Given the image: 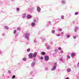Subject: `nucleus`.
Returning <instances> with one entry per match:
<instances>
[{"label": "nucleus", "instance_id": "obj_36", "mask_svg": "<svg viewBox=\"0 0 79 79\" xmlns=\"http://www.w3.org/2000/svg\"><path fill=\"white\" fill-rule=\"evenodd\" d=\"M60 61H63V59H61Z\"/></svg>", "mask_w": 79, "mask_h": 79}, {"label": "nucleus", "instance_id": "obj_6", "mask_svg": "<svg viewBox=\"0 0 79 79\" xmlns=\"http://www.w3.org/2000/svg\"><path fill=\"white\" fill-rule=\"evenodd\" d=\"M71 56L72 57H73V56H75V53H73L71 54Z\"/></svg>", "mask_w": 79, "mask_h": 79}, {"label": "nucleus", "instance_id": "obj_12", "mask_svg": "<svg viewBox=\"0 0 79 79\" xmlns=\"http://www.w3.org/2000/svg\"><path fill=\"white\" fill-rule=\"evenodd\" d=\"M23 61H26L27 60V59L26 58H24L23 59Z\"/></svg>", "mask_w": 79, "mask_h": 79}, {"label": "nucleus", "instance_id": "obj_5", "mask_svg": "<svg viewBox=\"0 0 79 79\" xmlns=\"http://www.w3.org/2000/svg\"><path fill=\"white\" fill-rule=\"evenodd\" d=\"M32 53L30 54L29 55V58H32Z\"/></svg>", "mask_w": 79, "mask_h": 79}, {"label": "nucleus", "instance_id": "obj_9", "mask_svg": "<svg viewBox=\"0 0 79 79\" xmlns=\"http://www.w3.org/2000/svg\"><path fill=\"white\" fill-rule=\"evenodd\" d=\"M56 69V67H54L52 69V70L53 71V70H55V69Z\"/></svg>", "mask_w": 79, "mask_h": 79}, {"label": "nucleus", "instance_id": "obj_30", "mask_svg": "<svg viewBox=\"0 0 79 79\" xmlns=\"http://www.w3.org/2000/svg\"><path fill=\"white\" fill-rule=\"evenodd\" d=\"M61 34H62V35H63L64 33H63V32H61Z\"/></svg>", "mask_w": 79, "mask_h": 79}, {"label": "nucleus", "instance_id": "obj_29", "mask_svg": "<svg viewBox=\"0 0 79 79\" xmlns=\"http://www.w3.org/2000/svg\"><path fill=\"white\" fill-rule=\"evenodd\" d=\"M60 53H63V51H60Z\"/></svg>", "mask_w": 79, "mask_h": 79}, {"label": "nucleus", "instance_id": "obj_32", "mask_svg": "<svg viewBox=\"0 0 79 79\" xmlns=\"http://www.w3.org/2000/svg\"><path fill=\"white\" fill-rule=\"evenodd\" d=\"M73 38L74 39H76V36H73Z\"/></svg>", "mask_w": 79, "mask_h": 79}, {"label": "nucleus", "instance_id": "obj_31", "mask_svg": "<svg viewBox=\"0 0 79 79\" xmlns=\"http://www.w3.org/2000/svg\"><path fill=\"white\" fill-rule=\"evenodd\" d=\"M40 58L41 60H43V57H41Z\"/></svg>", "mask_w": 79, "mask_h": 79}, {"label": "nucleus", "instance_id": "obj_2", "mask_svg": "<svg viewBox=\"0 0 79 79\" xmlns=\"http://www.w3.org/2000/svg\"><path fill=\"white\" fill-rule=\"evenodd\" d=\"M37 10L38 12H40V10H41V9L40 7L38 6L37 8Z\"/></svg>", "mask_w": 79, "mask_h": 79}, {"label": "nucleus", "instance_id": "obj_1", "mask_svg": "<svg viewBox=\"0 0 79 79\" xmlns=\"http://www.w3.org/2000/svg\"><path fill=\"white\" fill-rule=\"evenodd\" d=\"M44 59L46 61H48L49 60V57L48 56H45L44 57Z\"/></svg>", "mask_w": 79, "mask_h": 79}, {"label": "nucleus", "instance_id": "obj_33", "mask_svg": "<svg viewBox=\"0 0 79 79\" xmlns=\"http://www.w3.org/2000/svg\"><path fill=\"white\" fill-rule=\"evenodd\" d=\"M60 34H57V36H60Z\"/></svg>", "mask_w": 79, "mask_h": 79}, {"label": "nucleus", "instance_id": "obj_25", "mask_svg": "<svg viewBox=\"0 0 79 79\" xmlns=\"http://www.w3.org/2000/svg\"><path fill=\"white\" fill-rule=\"evenodd\" d=\"M64 16H62L61 17V19H64Z\"/></svg>", "mask_w": 79, "mask_h": 79}, {"label": "nucleus", "instance_id": "obj_4", "mask_svg": "<svg viewBox=\"0 0 79 79\" xmlns=\"http://www.w3.org/2000/svg\"><path fill=\"white\" fill-rule=\"evenodd\" d=\"M37 53L36 52H35L34 53V54L33 55L32 57H36L37 56Z\"/></svg>", "mask_w": 79, "mask_h": 79}, {"label": "nucleus", "instance_id": "obj_11", "mask_svg": "<svg viewBox=\"0 0 79 79\" xmlns=\"http://www.w3.org/2000/svg\"><path fill=\"white\" fill-rule=\"evenodd\" d=\"M34 65H35V63H34V62H32L31 63V66H34Z\"/></svg>", "mask_w": 79, "mask_h": 79}, {"label": "nucleus", "instance_id": "obj_40", "mask_svg": "<svg viewBox=\"0 0 79 79\" xmlns=\"http://www.w3.org/2000/svg\"><path fill=\"white\" fill-rule=\"evenodd\" d=\"M25 16H26V15H25V16L24 17H25Z\"/></svg>", "mask_w": 79, "mask_h": 79}, {"label": "nucleus", "instance_id": "obj_38", "mask_svg": "<svg viewBox=\"0 0 79 79\" xmlns=\"http://www.w3.org/2000/svg\"><path fill=\"white\" fill-rule=\"evenodd\" d=\"M58 50V49H56L55 50Z\"/></svg>", "mask_w": 79, "mask_h": 79}, {"label": "nucleus", "instance_id": "obj_16", "mask_svg": "<svg viewBox=\"0 0 79 79\" xmlns=\"http://www.w3.org/2000/svg\"><path fill=\"white\" fill-rule=\"evenodd\" d=\"M5 29H8V27L7 26H6L5 27Z\"/></svg>", "mask_w": 79, "mask_h": 79}, {"label": "nucleus", "instance_id": "obj_17", "mask_svg": "<svg viewBox=\"0 0 79 79\" xmlns=\"http://www.w3.org/2000/svg\"><path fill=\"white\" fill-rule=\"evenodd\" d=\"M29 35V34H28V33H26V37H27V36H28Z\"/></svg>", "mask_w": 79, "mask_h": 79}, {"label": "nucleus", "instance_id": "obj_27", "mask_svg": "<svg viewBox=\"0 0 79 79\" xmlns=\"http://www.w3.org/2000/svg\"><path fill=\"white\" fill-rule=\"evenodd\" d=\"M16 31L14 30V34H16Z\"/></svg>", "mask_w": 79, "mask_h": 79}, {"label": "nucleus", "instance_id": "obj_13", "mask_svg": "<svg viewBox=\"0 0 79 79\" xmlns=\"http://www.w3.org/2000/svg\"><path fill=\"white\" fill-rule=\"evenodd\" d=\"M55 32V31L54 30H53L52 31V33H53V34H54Z\"/></svg>", "mask_w": 79, "mask_h": 79}, {"label": "nucleus", "instance_id": "obj_37", "mask_svg": "<svg viewBox=\"0 0 79 79\" xmlns=\"http://www.w3.org/2000/svg\"><path fill=\"white\" fill-rule=\"evenodd\" d=\"M36 21V20H34V22H35Z\"/></svg>", "mask_w": 79, "mask_h": 79}, {"label": "nucleus", "instance_id": "obj_19", "mask_svg": "<svg viewBox=\"0 0 79 79\" xmlns=\"http://www.w3.org/2000/svg\"><path fill=\"white\" fill-rule=\"evenodd\" d=\"M58 50H61V48L60 47H59L58 48Z\"/></svg>", "mask_w": 79, "mask_h": 79}, {"label": "nucleus", "instance_id": "obj_8", "mask_svg": "<svg viewBox=\"0 0 79 79\" xmlns=\"http://www.w3.org/2000/svg\"><path fill=\"white\" fill-rule=\"evenodd\" d=\"M35 23L34 22H32L31 24V26H35Z\"/></svg>", "mask_w": 79, "mask_h": 79}, {"label": "nucleus", "instance_id": "obj_14", "mask_svg": "<svg viewBox=\"0 0 79 79\" xmlns=\"http://www.w3.org/2000/svg\"><path fill=\"white\" fill-rule=\"evenodd\" d=\"M58 31H62V29L61 28H59V29Z\"/></svg>", "mask_w": 79, "mask_h": 79}, {"label": "nucleus", "instance_id": "obj_39", "mask_svg": "<svg viewBox=\"0 0 79 79\" xmlns=\"http://www.w3.org/2000/svg\"><path fill=\"white\" fill-rule=\"evenodd\" d=\"M56 64V63L55 64Z\"/></svg>", "mask_w": 79, "mask_h": 79}, {"label": "nucleus", "instance_id": "obj_26", "mask_svg": "<svg viewBox=\"0 0 79 79\" xmlns=\"http://www.w3.org/2000/svg\"><path fill=\"white\" fill-rule=\"evenodd\" d=\"M8 73L10 74L11 73V71H10V70H9L8 71Z\"/></svg>", "mask_w": 79, "mask_h": 79}, {"label": "nucleus", "instance_id": "obj_24", "mask_svg": "<svg viewBox=\"0 0 79 79\" xmlns=\"http://www.w3.org/2000/svg\"><path fill=\"white\" fill-rule=\"evenodd\" d=\"M30 48H28L27 49V52H29L30 51Z\"/></svg>", "mask_w": 79, "mask_h": 79}, {"label": "nucleus", "instance_id": "obj_34", "mask_svg": "<svg viewBox=\"0 0 79 79\" xmlns=\"http://www.w3.org/2000/svg\"><path fill=\"white\" fill-rule=\"evenodd\" d=\"M37 42V41L35 40L34 42V43H36V42Z\"/></svg>", "mask_w": 79, "mask_h": 79}, {"label": "nucleus", "instance_id": "obj_20", "mask_svg": "<svg viewBox=\"0 0 79 79\" xmlns=\"http://www.w3.org/2000/svg\"><path fill=\"white\" fill-rule=\"evenodd\" d=\"M78 14V12H76L75 13V15H77Z\"/></svg>", "mask_w": 79, "mask_h": 79}, {"label": "nucleus", "instance_id": "obj_15", "mask_svg": "<svg viewBox=\"0 0 79 79\" xmlns=\"http://www.w3.org/2000/svg\"><path fill=\"white\" fill-rule=\"evenodd\" d=\"M70 37V35H67V38H69V37Z\"/></svg>", "mask_w": 79, "mask_h": 79}, {"label": "nucleus", "instance_id": "obj_35", "mask_svg": "<svg viewBox=\"0 0 79 79\" xmlns=\"http://www.w3.org/2000/svg\"><path fill=\"white\" fill-rule=\"evenodd\" d=\"M75 32H76V29H75Z\"/></svg>", "mask_w": 79, "mask_h": 79}, {"label": "nucleus", "instance_id": "obj_21", "mask_svg": "<svg viewBox=\"0 0 79 79\" xmlns=\"http://www.w3.org/2000/svg\"><path fill=\"white\" fill-rule=\"evenodd\" d=\"M67 57L69 59L71 58V57L69 56H67Z\"/></svg>", "mask_w": 79, "mask_h": 79}, {"label": "nucleus", "instance_id": "obj_18", "mask_svg": "<svg viewBox=\"0 0 79 79\" xmlns=\"http://www.w3.org/2000/svg\"><path fill=\"white\" fill-rule=\"evenodd\" d=\"M15 75H14L12 77V79H14V78H15Z\"/></svg>", "mask_w": 79, "mask_h": 79}, {"label": "nucleus", "instance_id": "obj_23", "mask_svg": "<svg viewBox=\"0 0 79 79\" xmlns=\"http://www.w3.org/2000/svg\"><path fill=\"white\" fill-rule=\"evenodd\" d=\"M20 29H21V28L19 27L17 28V30H18V31H19V30H20Z\"/></svg>", "mask_w": 79, "mask_h": 79}, {"label": "nucleus", "instance_id": "obj_10", "mask_svg": "<svg viewBox=\"0 0 79 79\" xmlns=\"http://www.w3.org/2000/svg\"><path fill=\"white\" fill-rule=\"evenodd\" d=\"M45 54V53L44 52H41V54L42 55H44Z\"/></svg>", "mask_w": 79, "mask_h": 79}, {"label": "nucleus", "instance_id": "obj_28", "mask_svg": "<svg viewBox=\"0 0 79 79\" xmlns=\"http://www.w3.org/2000/svg\"><path fill=\"white\" fill-rule=\"evenodd\" d=\"M77 67H79V62L78 63L77 65Z\"/></svg>", "mask_w": 79, "mask_h": 79}, {"label": "nucleus", "instance_id": "obj_7", "mask_svg": "<svg viewBox=\"0 0 79 79\" xmlns=\"http://www.w3.org/2000/svg\"><path fill=\"white\" fill-rule=\"evenodd\" d=\"M67 72H70V71H71V69L69 68L67 69Z\"/></svg>", "mask_w": 79, "mask_h": 79}, {"label": "nucleus", "instance_id": "obj_3", "mask_svg": "<svg viewBox=\"0 0 79 79\" xmlns=\"http://www.w3.org/2000/svg\"><path fill=\"white\" fill-rule=\"evenodd\" d=\"M27 18L28 19H31V15H28L27 16Z\"/></svg>", "mask_w": 79, "mask_h": 79}, {"label": "nucleus", "instance_id": "obj_22", "mask_svg": "<svg viewBox=\"0 0 79 79\" xmlns=\"http://www.w3.org/2000/svg\"><path fill=\"white\" fill-rule=\"evenodd\" d=\"M17 11H19V9L18 8H17L16 9Z\"/></svg>", "mask_w": 79, "mask_h": 79}]
</instances>
